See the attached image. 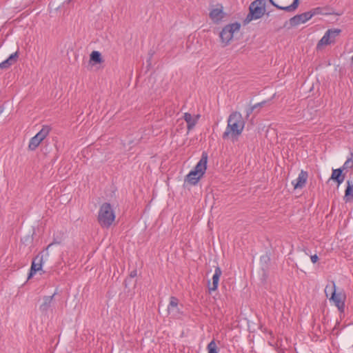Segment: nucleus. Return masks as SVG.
Listing matches in <instances>:
<instances>
[{"label": "nucleus", "mask_w": 353, "mask_h": 353, "mask_svg": "<svg viewBox=\"0 0 353 353\" xmlns=\"http://www.w3.org/2000/svg\"><path fill=\"white\" fill-rule=\"evenodd\" d=\"M245 126V121L242 115L238 112H234L228 119V124L225 131L223 134V139H226L230 137H238L243 132Z\"/></svg>", "instance_id": "nucleus-1"}, {"label": "nucleus", "mask_w": 353, "mask_h": 353, "mask_svg": "<svg viewBox=\"0 0 353 353\" xmlns=\"http://www.w3.org/2000/svg\"><path fill=\"white\" fill-rule=\"evenodd\" d=\"M115 220V214L109 203H103L99 210L97 221L103 228H109Z\"/></svg>", "instance_id": "nucleus-2"}, {"label": "nucleus", "mask_w": 353, "mask_h": 353, "mask_svg": "<svg viewBox=\"0 0 353 353\" xmlns=\"http://www.w3.org/2000/svg\"><path fill=\"white\" fill-rule=\"evenodd\" d=\"M265 0H255L249 7V13L245 21L250 22L253 19H259L263 17L265 12Z\"/></svg>", "instance_id": "nucleus-3"}, {"label": "nucleus", "mask_w": 353, "mask_h": 353, "mask_svg": "<svg viewBox=\"0 0 353 353\" xmlns=\"http://www.w3.org/2000/svg\"><path fill=\"white\" fill-rule=\"evenodd\" d=\"M241 24L238 22L226 25L219 33V37L222 46L223 47L228 46L232 40L235 32L239 31Z\"/></svg>", "instance_id": "nucleus-4"}, {"label": "nucleus", "mask_w": 353, "mask_h": 353, "mask_svg": "<svg viewBox=\"0 0 353 353\" xmlns=\"http://www.w3.org/2000/svg\"><path fill=\"white\" fill-rule=\"evenodd\" d=\"M341 30L339 28L329 29L317 43L316 48L320 50L323 46L334 43L336 38L339 36Z\"/></svg>", "instance_id": "nucleus-5"}, {"label": "nucleus", "mask_w": 353, "mask_h": 353, "mask_svg": "<svg viewBox=\"0 0 353 353\" xmlns=\"http://www.w3.org/2000/svg\"><path fill=\"white\" fill-rule=\"evenodd\" d=\"M50 130L49 126H43L42 129L30 140L28 149L32 151L35 150L41 142L48 136Z\"/></svg>", "instance_id": "nucleus-6"}, {"label": "nucleus", "mask_w": 353, "mask_h": 353, "mask_svg": "<svg viewBox=\"0 0 353 353\" xmlns=\"http://www.w3.org/2000/svg\"><path fill=\"white\" fill-rule=\"evenodd\" d=\"M333 292L330 299V301H333L334 305L337 307L340 312H344L345 310V296L341 293H336L335 283H333Z\"/></svg>", "instance_id": "nucleus-7"}, {"label": "nucleus", "mask_w": 353, "mask_h": 353, "mask_svg": "<svg viewBox=\"0 0 353 353\" xmlns=\"http://www.w3.org/2000/svg\"><path fill=\"white\" fill-rule=\"evenodd\" d=\"M312 17V14H310V11L304 13L296 14L293 17L290 18L289 23L292 27L296 26L301 23H304L309 21Z\"/></svg>", "instance_id": "nucleus-8"}, {"label": "nucleus", "mask_w": 353, "mask_h": 353, "mask_svg": "<svg viewBox=\"0 0 353 353\" xmlns=\"http://www.w3.org/2000/svg\"><path fill=\"white\" fill-rule=\"evenodd\" d=\"M43 255L39 254L32 260L28 279H30L37 272L42 270Z\"/></svg>", "instance_id": "nucleus-9"}, {"label": "nucleus", "mask_w": 353, "mask_h": 353, "mask_svg": "<svg viewBox=\"0 0 353 353\" xmlns=\"http://www.w3.org/2000/svg\"><path fill=\"white\" fill-rule=\"evenodd\" d=\"M208 156L207 152H203L201 155V158L199 161L197 163L196 166L194 168V170L200 173V176H203L206 169H207V163H208Z\"/></svg>", "instance_id": "nucleus-10"}, {"label": "nucleus", "mask_w": 353, "mask_h": 353, "mask_svg": "<svg viewBox=\"0 0 353 353\" xmlns=\"http://www.w3.org/2000/svg\"><path fill=\"white\" fill-rule=\"evenodd\" d=\"M308 178V173L306 171L301 170L299 174L296 179L292 182L294 189H302L307 182Z\"/></svg>", "instance_id": "nucleus-11"}, {"label": "nucleus", "mask_w": 353, "mask_h": 353, "mask_svg": "<svg viewBox=\"0 0 353 353\" xmlns=\"http://www.w3.org/2000/svg\"><path fill=\"white\" fill-rule=\"evenodd\" d=\"M179 300L174 296H171L170 303L168 307V312L169 314L172 316H177L180 314V310L178 307Z\"/></svg>", "instance_id": "nucleus-12"}, {"label": "nucleus", "mask_w": 353, "mask_h": 353, "mask_svg": "<svg viewBox=\"0 0 353 353\" xmlns=\"http://www.w3.org/2000/svg\"><path fill=\"white\" fill-rule=\"evenodd\" d=\"M222 274V270L220 267L216 266L215 268L214 274L212 276V283L210 285V282L208 281L209 291H215L217 290L220 276Z\"/></svg>", "instance_id": "nucleus-13"}, {"label": "nucleus", "mask_w": 353, "mask_h": 353, "mask_svg": "<svg viewBox=\"0 0 353 353\" xmlns=\"http://www.w3.org/2000/svg\"><path fill=\"white\" fill-rule=\"evenodd\" d=\"M210 19L216 23H219L224 17L225 14L223 11V7L213 8L210 12Z\"/></svg>", "instance_id": "nucleus-14"}, {"label": "nucleus", "mask_w": 353, "mask_h": 353, "mask_svg": "<svg viewBox=\"0 0 353 353\" xmlns=\"http://www.w3.org/2000/svg\"><path fill=\"white\" fill-rule=\"evenodd\" d=\"M200 115L197 114L194 117H192V115L190 113L185 112L183 115V119L187 123V128L188 131H190L194 128L195 125L196 124Z\"/></svg>", "instance_id": "nucleus-15"}, {"label": "nucleus", "mask_w": 353, "mask_h": 353, "mask_svg": "<svg viewBox=\"0 0 353 353\" xmlns=\"http://www.w3.org/2000/svg\"><path fill=\"white\" fill-rule=\"evenodd\" d=\"M270 3L274 7H276L279 10H284L288 12H292L295 11V10L298 8L299 4V0H294L292 3L288 6H281L276 4L273 0H268Z\"/></svg>", "instance_id": "nucleus-16"}, {"label": "nucleus", "mask_w": 353, "mask_h": 353, "mask_svg": "<svg viewBox=\"0 0 353 353\" xmlns=\"http://www.w3.org/2000/svg\"><path fill=\"white\" fill-rule=\"evenodd\" d=\"M202 177L203 176H200V173L192 170L186 175L185 182L195 185Z\"/></svg>", "instance_id": "nucleus-17"}, {"label": "nucleus", "mask_w": 353, "mask_h": 353, "mask_svg": "<svg viewBox=\"0 0 353 353\" xmlns=\"http://www.w3.org/2000/svg\"><path fill=\"white\" fill-rule=\"evenodd\" d=\"M54 294L52 296H46L43 298V303L39 307V310L42 314H46L52 305Z\"/></svg>", "instance_id": "nucleus-18"}, {"label": "nucleus", "mask_w": 353, "mask_h": 353, "mask_svg": "<svg viewBox=\"0 0 353 353\" xmlns=\"http://www.w3.org/2000/svg\"><path fill=\"white\" fill-rule=\"evenodd\" d=\"M343 169L341 168L338 169H334L332 170V173L330 178V180H333L336 181L338 185L341 184L345 179V174L343 173Z\"/></svg>", "instance_id": "nucleus-19"}, {"label": "nucleus", "mask_w": 353, "mask_h": 353, "mask_svg": "<svg viewBox=\"0 0 353 353\" xmlns=\"http://www.w3.org/2000/svg\"><path fill=\"white\" fill-rule=\"evenodd\" d=\"M19 54L17 52L12 53L9 57L0 63V69H8L17 61Z\"/></svg>", "instance_id": "nucleus-20"}, {"label": "nucleus", "mask_w": 353, "mask_h": 353, "mask_svg": "<svg viewBox=\"0 0 353 353\" xmlns=\"http://www.w3.org/2000/svg\"><path fill=\"white\" fill-rule=\"evenodd\" d=\"M343 200L345 203L353 201V184L350 181H347V188L345 190Z\"/></svg>", "instance_id": "nucleus-21"}, {"label": "nucleus", "mask_w": 353, "mask_h": 353, "mask_svg": "<svg viewBox=\"0 0 353 353\" xmlns=\"http://www.w3.org/2000/svg\"><path fill=\"white\" fill-rule=\"evenodd\" d=\"M310 14H312V17L318 14H331L330 8L328 7L326 8H321L317 7L315 8H313L310 10Z\"/></svg>", "instance_id": "nucleus-22"}, {"label": "nucleus", "mask_w": 353, "mask_h": 353, "mask_svg": "<svg viewBox=\"0 0 353 353\" xmlns=\"http://www.w3.org/2000/svg\"><path fill=\"white\" fill-rule=\"evenodd\" d=\"M90 61L94 62V63H101L103 60L101 57V54L98 51H93L90 55Z\"/></svg>", "instance_id": "nucleus-23"}, {"label": "nucleus", "mask_w": 353, "mask_h": 353, "mask_svg": "<svg viewBox=\"0 0 353 353\" xmlns=\"http://www.w3.org/2000/svg\"><path fill=\"white\" fill-rule=\"evenodd\" d=\"M270 260V254L269 252H266L265 254L260 257V262L265 268H268Z\"/></svg>", "instance_id": "nucleus-24"}, {"label": "nucleus", "mask_w": 353, "mask_h": 353, "mask_svg": "<svg viewBox=\"0 0 353 353\" xmlns=\"http://www.w3.org/2000/svg\"><path fill=\"white\" fill-rule=\"evenodd\" d=\"M207 350L208 353H218V347L214 340H212L208 344Z\"/></svg>", "instance_id": "nucleus-25"}, {"label": "nucleus", "mask_w": 353, "mask_h": 353, "mask_svg": "<svg viewBox=\"0 0 353 353\" xmlns=\"http://www.w3.org/2000/svg\"><path fill=\"white\" fill-rule=\"evenodd\" d=\"M351 158H348L345 163L343 164V167L341 168L347 169V168H353V161L352 158L353 157V152H351Z\"/></svg>", "instance_id": "nucleus-26"}, {"label": "nucleus", "mask_w": 353, "mask_h": 353, "mask_svg": "<svg viewBox=\"0 0 353 353\" xmlns=\"http://www.w3.org/2000/svg\"><path fill=\"white\" fill-rule=\"evenodd\" d=\"M254 107L253 105L249 107L246 109V117H249V116L254 111Z\"/></svg>", "instance_id": "nucleus-27"}, {"label": "nucleus", "mask_w": 353, "mask_h": 353, "mask_svg": "<svg viewBox=\"0 0 353 353\" xmlns=\"http://www.w3.org/2000/svg\"><path fill=\"white\" fill-rule=\"evenodd\" d=\"M265 103H266V101H263L262 102L257 103L254 104L253 105V107H254V109H256L258 108H261L265 104Z\"/></svg>", "instance_id": "nucleus-28"}, {"label": "nucleus", "mask_w": 353, "mask_h": 353, "mask_svg": "<svg viewBox=\"0 0 353 353\" xmlns=\"http://www.w3.org/2000/svg\"><path fill=\"white\" fill-rule=\"evenodd\" d=\"M311 261L313 263H315L319 260V256L316 254L311 255L310 256Z\"/></svg>", "instance_id": "nucleus-29"}, {"label": "nucleus", "mask_w": 353, "mask_h": 353, "mask_svg": "<svg viewBox=\"0 0 353 353\" xmlns=\"http://www.w3.org/2000/svg\"><path fill=\"white\" fill-rule=\"evenodd\" d=\"M137 275V272L136 270H132L130 274V278H134Z\"/></svg>", "instance_id": "nucleus-30"}, {"label": "nucleus", "mask_w": 353, "mask_h": 353, "mask_svg": "<svg viewBox=\"0 0 353 353\" xmlns=\"http://www.w3.org/2000/svg\"><path fill=\"white\" fill-rule=\"evenodd\" d=\"M59 242L54 241L52 243H50L48 247L46 248V250H48L52 245L54 244H59Z\"/></svg>", "instance_id": "nucleus-31"}, {"label": "nucleus", "mask_w": 353, "mask_h": 353, "mask_svg": "<svg viewBox=\"0 0 353 353\" xmlns=\"http://www.w3.org/2000/svg\"><path fill=\"white\" fill-rule=\"evenodd\" d=\"M307 249H306V248H304V249H303V251L305 252V254H307Z\"/></svg>", "instance_id": "nucleus-32"}, {"label": "nucleus", "mask_w": 353, "mask_h": 353, "mask_svg": "<svg viewBox=\"0 0 353 353\" xmlns=\"http://www.w3.org/2000/svg\"><path fill=\"white\" fill-rule=\"evenodd\" d=\"M327 288H328V286H326L325 290V292L326 294H327Z\"/></svg>", "instance_id": "nucleus-33"}, {"label": "nucleus", "mask_w": 353, "mask_h": 353, "mask_svg": "<svg viewBox=\"0 0 353 353\" xmlns=\"http://www.w3.org/2000/svg\"><path fill=\"white\" fill-rule=\"evenodd\" d=\"M351 61L353 63V56L351 58Z\"/></svg>", "instance_id": "nucleus-34"}]
</instances>
